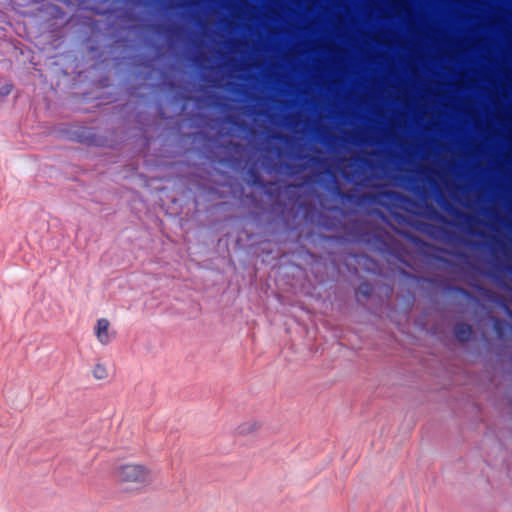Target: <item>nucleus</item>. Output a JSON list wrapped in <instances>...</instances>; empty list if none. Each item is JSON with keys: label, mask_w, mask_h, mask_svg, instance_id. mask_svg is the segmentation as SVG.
Instances as JSON below:
<instances>
[{"label": "nucleus", "mask_w": 512, "mask_h": 512, "mask_svg": "<svg viewBox=\"0 0 512 512\" xmlns=\"http://www.w3.org/2000/svg\"><path fill=\"white\" fill-rule=\"evenodd\" d=\"M361 293L364 295V296H369L370 295V287L368 285H365V288L364 289H361Z\"/></svg>", "instance_id": "9b49d317"}, {"label": "nucleus", "mask_w": 512, "mask_h": 512, "mask_svg": "<svg viewBox=\"0 0 512 512\" xmlns=\"http://www.w3.org/2000/svg\"><path fill=\"white\" fill-rule=\"evenodd\" d=\"M117 483L124 486L141 487L151 481V470L143 464H124L114 470Z\"/></svg>", "instance_id": "f257e3e1"}, {"label": "nucleus", "mask_w": 512, "mask_h": 512, "mask_svg": "<svg viewBox=\"0 0 512 512\" xmlns=\"http://www.w3.org/2000/svg\"><path fill=\"white\" fill-rule=\"evenodd\" d=\"M110 322L106 318H100L95 326V335L102 345H107L111 341L109 334Z\"/></svg>", "instance_id": "f03ea898"}, {"label": "nucleus", "mask_w": 512, "mask_h": 512, "mask_svg": "<svg viewBox=\"0 0 512 512\" xmlns=\"http://www.w3.org/2000/svg\"><path fill=\"white\" fill-rule=\"evenodd\" d=\"M250 175L252 178V184L257 186H263L260 175L255 170H250Z\"/></svg>", "instance_id": "0eeeda50"}, {"label": "nucleus", "mask_w": 512, "mask_h": 512, "mask_svg": "<svg viewBox=\"0 0 512 512\" xmlns=\"http://www.w3.org/2000/svg\"><path fill=\"white\" fill-rule=\"evenodd\" d=\"M260 428V424L255 421H248L238 426L237 431L241 435H248L256 432Z\"/></svg>", "instance_id": "20e7f679"}, {"label": "nucleus", "mask_w": 512, "mask_h": 512, "mask_svg": "<svg viewBox=\"0 0 512 512\" xmlns=\"http://www.w3.org/2000/svg\"><path fill=\"white\" fill-rule=\"evenodd\" d=\"M92 374L95 379L104 380L108 377V370L103 364L97 363L93 368Z\"/></svg>", "instance_id": "39448f33"}, {"label": "nucleus", "mask_w": 512, "mask_h": 512, "mask_svg": "<svg viewBox=\"0 0 512 512\" xmlns=\"http://www.w3.org/2000/svg\"><path fill=\"white\" fill-rule=\"evenodd\" d=\"M506 326H507V324L504 321H502L498 318L493 319V328L499 338L503 337Z\"/></svg>", "instance_id": "423d86ee"}, {"label": "nucleus", "mask_w": 512, "mask_h": 512, "mask_svg": "<svg viewBox=\"0 0 512 512\" xmlns=\"http://www.w3.org/2000/svg\"><path fill=\"white\" fill-rule=\"evenodd\" d=\"M511 271H512V268H511Z\"/></svg>", "instance_id": "f8f14e48"}, {"label": "nucleus", "mask_w": 512, "mask_h": 512, "mask_svg": "<svg viewBox=\"0 0 512 512\" xmlns=\"http://www.w3.org/2000/svg\"><path fill=\"white\" fill-rule=\"evenodd\" d=\"M473 333L472 326L467 323H458L454 327V335L460 342L468 341Z\"/></svg>", "instance_id": "7ed1b4c3"}, {"label": "nucleus", "mask_w": 512, "mask_h": 512, "mask_svg": "<svg viewBox=\"0 0 512 512\" xmlns=\"http://www.w3.org/2000/svg\"><path fill=\"white\" fill-rule=\"evenodd\" d=\"M451 291H453V292H455L457 294H460V295H462L464 297H467V298H471L472 297L471 293L468 290H466L464 288H461V287H452Z\"/></svg>", "instance_id": "6e6552de"}, {"label": "nucleus", "mask_w": 512, "mask_h": 512, "mask_svg": "<svg viewBox=\"0 0 512 512\" xmlns=\"http://www.w3.org/2000/svg\"><path fill=\"white\" fill-rule=\"evenodd\" d=\"M11 90H12V85H5L0 89V94L3 96H6V95L10 94Z\"/></svg>", "instance_id": "1a4fd4ad"}, {"label": "nucleus", "mask_w": 512, "mask_h": 512, "mask_svg": "<svg viewBox=\"0 0 512 512\" xmlns=\"http://www.w3.org/2000/svg\"><path fill=\"white\" fill-rule=\"evenodd\" d=\"M362 198L369 201V202H373L375 201V195H372V194H364L362 195Z\"/></svg>", "instance_id": "9d476101"}]
</instances>
